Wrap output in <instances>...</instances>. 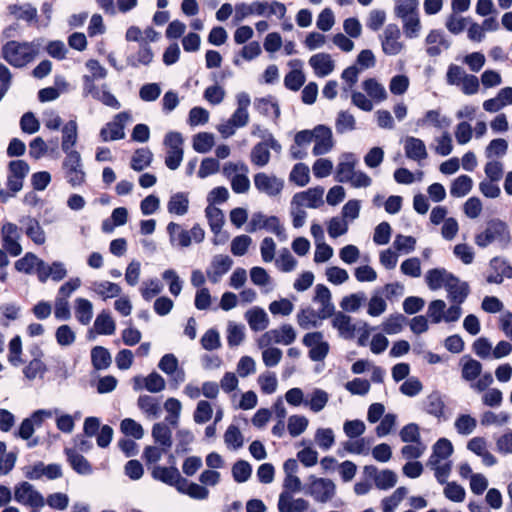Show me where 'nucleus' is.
I'll use <instances>...</instances> for the list:
<instances>
[{"label":"nucleus","instance_id":"f257e3e1","mask_svg":"<svg viewBox=\"0 0 512 512\" xmlns=\"http://www.w3.org/2000/svg\"><path fill=\"white\" fill-rule=\"evenodd\" d=\"M474 243L481 249L495 244L499 249L506 250L512 244L510 226L500 218H492L486 222L482 231L475 234Z\"/></svg>","mask_w":512,"mask_h":512},{"label":"nucleus","instance_id":"f03ea898","mask_svg":"<svg viewBox=\"0 0 512 512\" xmlns=\"http://www.w3.org/2000/svg\"><path fill=\"white\" fill-rule=\"evenodd\" d=\"M364 93L359 91L351 92V101L359 109L370 112L374 108V103H381L387 100L388 92L385 86L376 78H367L362 84Z\"/></svg>","mask_w":512,"mask_h":512},{"label":"nucleus","instance_id":"7ed1b4c3","mask_svg":"<svg viewBox=\"0 0 512 512\" xmlns=\"http://www.w3.org/2000/svg\"><path fill=\"white\" fill-rule=\"evenodd\" d=\"M40 42L9 41L2 49L3 58L14 67H23L34 60L40 50Z\"/></svg>","mask_w":512,"mask_h":512},{"label":"nucleus","instance_id":"20e7f679","mask_svg":"<svg viewBox=\"0 0 512 512\" xmlns=\"http://www.w3.org/2000/svg\"><path fill=\"white\" fill-rule=\"evenodd\" d=\"M13 497L17 503L33 511H39L45 506V497L27 481L19 482L14 486Z\"/></svg>","mask_w":512,"mask_h":512},{"label":"nucleus","instance_id":"39448f33","mask_svg":"<svg viewBox=\"0 0 512 512\" xmlns=\"http://www.w3.org/2000/svg\"><path fill=\"white\" fill-rule=\"evenodd\" d=\"M166 147L165 165L170 170H176L183 160L184 156V138L181 133L176 131L168 132L163 141Z\"/></svg>","mask_w":512,"mask_h":512},{"label":"nucleus","instance_id":"423d86ee","mask_svg":"<svg viewBox=\"0 0 512 512\" xmlns=\"http://www.w3.org/2000/svg\"><path fill=\"white\" fill-rule=\"evenodd\" d=\"M306 493L318 503L331 501L336 494L335 483L328 478L309 477Z\"/></svg>","mask_w":512,"mask_h":512},{"label":"nucleus","instance_id":"0eeeda50","mask_svg":"<svg viewBox=\"0 0 512 512\" xmlns=\"http://www.w3.org/2000/svg\"><path fill=\"white\" fill-rule=\"evenodd\" d=\"M253 182L259 193L271 198L279 197L285 185L283 178L266 172L256 173L253 177Z\"/></svg>","mask_w":512,"mask_h":512},{"label":"nucleus","instance_id":"6e6552de","mask_svg":"<svg viewBox=\"0 0 512 512\" xmlns=\"http://www.w3.org/2000/svg\"><path fill=\"white\" fill-rule=\"evenodd\" d=\"M30 353L32 358L23 361L22 373L27 381L32 382L37 379H43L48 371V367L44 362V352L39 347H34Z\"/></svg>","mask_w":512,"mask_h":512},{"label":"nucleus","instance_id":"1a4fd4ad","mask_svg":"<svg viewBox=\"0 0 512 512\" xmlns=\"http://www.w3.org/2000/svg\"><path fill=\"white\" fill-rule=\"evenodd\" d=\"M302 343L309 348V357L315 362L324 360L330 350L329 343L324 339L323 333L319 331L305 334Z\"/></svg>","mask_w":512,"mask_h":512},{"label":"nucleus","instance_id":"9d476101","mask_svg":"<svg viewBox=\"0 0 512 512\" xmlns=\"http://www.w3.org/2000/svg\"><path fill=\"white\" fill-rule=\"evenodd\" d=\"M62 168L67 182L73 187L84 183L85 172L83 170L80 153L65 154Z\"/></svg>","mask_w":512,"mask_h":512},{"label":"nucleus","instance_id":"9b49d317","mask_svg":"<svg viewBox=\"0 0 512 512\" xmlns=\"http://www.w3.org/2000/svg\"><path fill=\"white\" fill-rule=\"evenodd\" d=\"M131 120L132 117L128 112H121L115 115L113 120L100 130L102 141L107 142L123 139L125 137V125Z\"/></svg>","mask_w":512,"mask_h":512},{"label":"nucleus","instance_id":"f8f14e48","mask_svg":"<svg viewBox=\"0 0 512 512\" xmlns=\"http://www.w3.org/2000/svg\"><path fill=\"white\" fill-rule=\"evenodd\" d=\"M314 146L312 153L314 156L328 154L335 146L333 132L330 127L317 125L314 127Z\"/></svg>","mask_w":512,"mask_h":512},{"label":"nucleus","instance_id":"ddd939ff","mask_svg":"<svg viewBox=\"0 0 512 512\" xmlns=\"http://www.w3.org/2000/svg\"><path fill=\"white\" fill-rule=\"evenodd\" d=\"M8 169L7 186L16 194L23 188L24 179L29 173V165L23 160H14L9 163Z\"/></svg>","mask_w":512,"mask_h":512},{"label":"nucleus","instance_id":"4468645a","mask_svg":"<svg viewBox=\"0 0 512 512\" xmlns=\"http://www.w3.org/2000/svg\"><path fill=\"white\" fill-rule=\"evenodd\" d=\"M400 38V29L396 25H388L381 36L383 52L390 56L398 55L404 48Z\"/></svg>","mask_w":512,"mask_h":512},{"label":"nucleus","instance_id":"2eb2a0df","mask_svg":"<svg viewBox=\"0 0 512 512\" xmlns=\"http://www.w3.org/2000/svg\"><path fill=\"white\" fill-rule=\"evenodd\" d=\"M324 188L317 186L306 191L296 193L291 201V205H297L302 208H318L323 204Z\"/></svg>","mask_w":512,"mask_h":512},{"label":"nucleus","instance_id":"dca6fc26","mask_svg":"<svg viewBox=\"0 0 512 512\" xmlns=\"http://www.w3.org/2000/svg\"><path fill=\"white\" fill-rule=\"evenodd\" d=\"M88 74L83 76L84 92L89 95H94L96 88L95 81L102 80L107 76V70L102 66L99 61L90 59L85 63Z\"/></svg>","mask_w":512,"mask_h":512},{"label":"nucleus","instance_id":"f3484780","mask_svg":"<svg viewBox=\"0 0 512 512\" xmlns=\"http://www.w3.org/2000/svg\"><path fill=\"white\" fill-rule=\"evenodd\" d=\"M233 260L224 254L215 255L209 267L207 268L206 274L209 281L213 284L218 283L222 277L231 269Z\"/></svg>","mask_w":512,"mask_h":512},{"label":"nucleus","instance_id":"a211bd4d","mask_svg":"<svg viewBox=\"0 0 512 512\" xmlns=\"http://www.w3.org/2000/svg\"><path fill=\"white\" fill-rule=\"evenodd\" d=\"M314 292L313 301L320 306L318 309L320 318H328L332 316L335 311V307L332 303V296L328 287L323 284H317Z\"/></svg>","mask_w":512,"mask_h":512},{"label":"nucleus","instance_id":"6ab92c4d","mask_svg":"<svg viewBox=\"0 0 512 512\" xmlns=\"http://www.w3.org/2000/svg\"><path fill=\"white\" fill-rule=\"evenodd\" d=\"M296 335V331L291 325L284 324L277 329L266 331L261 337L273 344L290 345L295 341Z\"/></svg>","mask_w":512,"mask_h":512},{"label":"nucleus","instance_id":"aec40b11","mask_svg":"<svg viewBox=\"0 0 512 512\" xmlns=\"http://www.w3.org/2000/svg\"><path fill=\"white\" fill-rule=\"evenodd\" d=\"M256 343L261 350L262 361L266 367H275L280 363L283 356L281 349L272 346L273 343L265 341V338L261 336L257 339Z\"/></svg>","mask_w":512,"mask_h":512},{"label":"nucleus","instance_id":"412c9836","mask_svg":"<svg viewBox=\"0 0 512 512\" xmlns=\"http://www.w3.org/2000/svg\"><path fill=\"white\" fill-rule=\"evenodd\" d=\"M309 508L310 503L304 498H294L288 492H282L279 495V512H307Z\"/></svg>","mask_w":512,"mask_h":512},{"label":"nucleus","instance_id":"4be33fe9","mask_svg":"<svg viewBox=\"0 0 512 512\" xmlns=\"http://www.w3.org/2000/svg\"><path fill=\"white\" fill-rule=\"evenodd\" d=\"M309 65L318 77H326L330 75L335 68V62L331 55L324 52L311 56L309 59Z\"/></svg>","mask_w":512,"mask_h":512},{"label":"nucleus","instance_id":"5701e85b","mask_svg":"<svg viewBox=\"0 0 512 512\" xmlns=\"http://www.w3.org/2000/svg\"><path fill=\"white\" fill-rule=\"evenodd\" d=\"M151 475L155 480L161 481L167 485L175 486L178 489L182 477L175 467H164L154 465L151 467Z\"/></svg>","mask_w":512,"mask_h":512},{"label":"nucleus","instance_id":"b1692460","mask_svg":"<svg viewBox=\"0 0 512 512\" xmlns=\"http://www.w3.org/2000/svg\"><path fill=\"white\" fill-rule=\"evenodd\" d=\"M78 140V124L75 120L68 121L62 127L61 149L65 154L79 153L74 149Z\"/></svg>","mask_w":512,"mask_h":512},{"label":"nucleus","instance_id":"393cba45","mask_svg":"<svg viewBox=\"0 0 512 512\" xmlns=\"http://www.w3.org/2000/svg\"><path fill=\"white\" fill-rule=\"evenodd\" d=\"M454 277L453 274L449 273L447 270L443 268H435L427 271L425 275V280L427 283V286L431 290H439L442 287L445 289L448 286V283H450V280Z\"/></svg>","mask_w":512,"mask_h":512},{"label":"nucleus","instance_id":"a878e982","mask_svg":"<svg viewBox=\"0 0 512 512\" xmlns=\"http://www.w3.org/2000/svg\"><path fill=\"white\" fill-rule=\"evenodd\" d=\"M254 11L258 16L271 17L276 16L279 19L285 17L287 9L286 6L278 1L271 2H254Z\"/></svg>","mask_w":512,"mask_h":512},{"label":"nucleus","instance_id":"bb28decb","mask_svg":"<svg viewBox=\"0 0 512 512\" xmlns=\"http://www.w3.org/2000/svg\"><path fill=\"white\" fill-rule=\"evenodd\" d=\"M467 449L482 458L484 465L493 466L497 463V459L487 448V441L483 437H474L467 443Z\"/></svg>","mask_w":512,"mask_h":512},{"label":"nucleus","instance_id":"cd10ccee","mask_svg":"<svg viewBox=\"0 0 512 512\" xmlns=\"http://www.w3.org/2000/svg\"><path fill=\"white\" fill-rule=\"evenodd\" d=\"M357 160L351 153L341 155L336 168V179L338 182L346 183L352 174L356 171L355 165Z\"/></svg>","mask_w":512,"mask_h":512},{"label":"nucleus","instance_id":"c85d7f7f","mask_svg":"<svg viewBox=\"0 0 512 512\" xmlns=\"http://www.w3.org/2000/svg\"><path fill=\"white\" fill-rule=\"evenodd\" d=\"M446 291L451 303L462 304L469 294V286L466 282L454 276L448 283Z\"/></svg>","mask_w":512,"mask_h":512},{"label":"nucleus","instance_id":"c756f323","mask_svg":"<svg viewBox=\"0 0 512 512\" xmlns=\"http://www.w3.org/2000/svg\"><path fill=\"white\" fill-rule=\"evenodd\" d=\"M44 261L35 254L29 252L15 262V269L25 274L36 273L39 277V271L42 269Z\"/></svg>","mask_w":512,"mask_h":512},{"label":"nucleus","instance_id":"7c9ffc66","mask_svg":"<svg viewBox=\"0 0 512 512\" xmlns=\"http://www.w3.org/2000/svg\"><path fill=\"white\" fill-rule=\"evenodd\" d=\"M405 155L412 160L421 161L427 158V150L424 142L415 137H407L404 140Z\"/></svg>","mask_w":512,"mask_h":512},{"label":"nucleus","instance_id":"2f4dec72","mask_svg":"<svg viewBox=\"0 0 512 512\" xmlns=\"http://www.w3.org/2000/svg\"><path fill=\"white\" fill-rule=\"evenodd\" d=\"M167 232L171 245L180 248H187L191 245L190 233L183 229L179 224L170 222L167 225Z\"/></svg>","mask_w":512,"mask_h":512},{"label":"nucleus","instance_id":"473e14b6","mask_svg":"<svg viewBox=\"0 0 512 512\" xmlns=\"http://www.w3.org/2000/svg\"><path fill=\"white\" fill-rule=\"evenodd\" d=\"M453 452L454 448L451 441L447 438H440L432 446V453L428 459V462L438 463L442 461H449V458Z\"/></svg>","mask_w":512,"mask_h":512},{"label":"nucleus","instance_id":"72a5a7b5","mask_svg":"<svg viewBox=\"0 0 512 512\" xmlns=\"http://www.w3.org/2000/svg\"><path fill=\"white\" fill-rule=\"evenodd\" d=\"M158 367L165 374L174 377L176 381H184L185 374L179 369L178 359L174 354H165L160 359Z\"/></svg>","mask_w":512,"mask_h":512},{"label":"nucleus","instance_id":"f704fd0d","mask_svg":"<svg viewBox=\"0 0 512 512\" xmlns=\"http://www.w3.org/2000/svg\"><path fill=\"white\" fill-rule=\"evenodd\" d=\"M428 55L435 57L440 55L443 49H448L450 43L444 38L439 30H432L425 39Z\"/></svg>","mask_w":512,"mask_h":512},{"label":"nucleus","instance_id":"c9c22d12","mask_svg":"<svg viewBox=\"0 0 512 512\" xmlns=\"http://www.w3.org/2000/svg\"><path fill=\"white\" fill-rule=\"evenodd\" d=\"M67 276V269L62 262L55 261L50 266L45 262L39 271V281L44 283L51 278L54 281H61Z\"/></svg>","mask_w":512,"mask_h":512},{"label":"nucleus","instance_id":"e433bc0d","mask_svg":"<svg viewBox=\"0 0 512 512\" xmlns=\"http://www.w3.org/2000/svg\"><path fill=\"white\" fill-rule=\"evenodd\" d=\"M249 327L253 331H263L269 326V317L267 313L259 307H254L245 313Z\"/></svg>","mask_w":512,"mask_h":512},{"label":"nucleus","instance_id":"4c0bfd02","mask_svg":"<svg viewBox=\"0 0 512 512\" xmlns=\"http://www.w3.org/2000/svg\"><path fill=\"white\" fill-rule=\"evenodd\" d=\"M329 401V394L320 388H314L306 397L305 406L314 413L321 412Z\"/></svg>","mask_w":512,"mask_h":512},{"label":"nucleus","instance_id":"58836bf2","mask_svg":"<svg viewBox=\"0 0 512 512\" xmlns=\"http://www.w3.org/2000/svg\"><path fill=\"white\" fill-rule=\"evenodd\" d=\"M92 290L103 300L118 297L122 292L118 284L107 280L93 282Z\"/></svg>","mask_w":512,"mask_h":512},{"label":"nucleus","instance_id":"ea45409f","mask_svg":"<svg viewBox=\"0 0 512 512\" xmlns=\"http://www.w3.org/2000/svg\"><path fill=\"white\" fill-rule=\"evenodd\" d=\"M262 53L260 43L257 41H250L245 44L241 50L234 56L233 63L236 66H240L242 60L252 61L256 59Z\"/></svg>","mask_w":512,"mask_h":512},{"label":"nucleus","instance_id":"a19ab883","mask_svg":"<svg viewBox=\"0 0 512 512\" xmlns=\"http://www.w3.org/2000/svg\"><path fill=\"white\" fill-rule=\"evenodd\" d=\"M420 126H433L438 129L446 128L450 125V120L443 116L438 109L428 110L422 119L418 121Z\"/></svg>","mask_w":512,"mask_h":512},{"label":"nucleus","instance_id":"79ce46f5","mask_svg":"<svg viewBox=\"0 0 512 512\" xmlns=\"http://www.w3.org/2000/svg\"><path fill=\"white\" fill-rule=\"evenodd\" d=\"M423 405L428 414L436 418L444 417L445 404L440 394L436 392L429 394L425 398Z\"/></svg>","mask_w":512,"mask_h":512},{"label":"nucleus","instance_id":"37998d69","mask_svg":"<svg viewBox=\"0 0 512 512\" xmlns=\"http://www.w3.org/2000/svg\"><path fill=\"white\" fill-rule=\"evenodd\" d=\"M332 325L338 330L340 336L344 338H352L355 327L352 324V318L343 312L334 315Z\"/></svg>","mask_w":512,"mask_h":512},{"label":"nucleus","instance_id":"c03bdc74","mask_svg":"<svg viewBox=\"0 0 512 512\" xmlns=\"http://www.w3.org/2000/svg\"><path fill=\"white\" fill-rule=\"evenodd\" d=\"M177 490L197 500H204L209 496V490L206 487L193 482L189 483L184 478H182Z\"/></svg>","mask_w":512,"mask_h":512},{"label":"nucleus","instance_id":"a18cd8bd","mask_svg":"<svg viewBox=\"0 0 512 512\" xmlns=\"http://www.w3.org/2000/svg\"><path fill=\"white\" fill-rule=\"evenodd\" d=\"M75 316L81 324L88 325L93 318L92 303L85 298H77L75 300Z\"/></svg>","mask_w":512,"mask_h":512},{"label":"nucleus","instance_id":"49530a36","mask_svg":"<svg viewBox=\"0 0 512 512\" xmlns=\"http://www.w3.org/2000/svg\"><path fill=\"white\" fill-rule=\"evenodd\" d=\"M407 493L406 487H398L390 496L383 498L381 501L382 512H395Z\"/></svg>","mask_w":512,"mask_h":512},{"label":"nucleus","instance_id":"de8ad7c7","mask_svg":"<svg viewBox=\"0 0 512 512\" xmlns=\"http://www.w3.org/2000/svg\"><path fill=\"white\" fill-rule=\"evenodd\" d=\"M367 298L364 292H356L346 295L340 301L342 310L350 313L357 312L366 302Z\"/></svg>","mask_w":512,"mask_h":512},{"label":"nucleus","instance_id":"09e8293b","mask_svg":"<svg viewBox=\"0 0 512 512\" xmlns=\"http://www.w3.org/2000/svg\"><path fill=\"white\" fill-rule=\"evenodd\" d=\"M387 310V302L379 290H375L367 302V314L371 317H379Z\"/></svg>","mask_w":512,"mask_h":512},{"label":"nucleus","instance_id":"8fccbe9b","mask_svg":"<svg viewBox=\"0 0 512 512\" xmlns=\"http://www.w3.org/2000/svg\"><path fill=\"white\" fill-rule=\"evenodd\" d=\"M9 13L17 20L31 22L37 16V9L30 4H13L8 6Z\"/></svg>","mask_w":512,"mask_h":512},{"label":"nucleus","instance_id":"3c124183","mask_svg":"<svg viewBox=\"0 0 512 512\" xmlns=\"http://www.w3.org/2000/svg\"><path fill=\"white\" fill-rule=\"evenodd\" d=\"M215 145V137L212 133L200 132L193 136L192 147L198 153H208Z\"/></svg>","mask_w":512,"mask_h":512},{"label":"nucleus","instance_id":"603ef678","mask_svg":"<svg viewBox=\"0 0 512 512\" xmlns=\"http://www.w3.org/2000/svg\"><path fill=\"white\" fill-rule=\"evenodd\" d=\"M473 187V180L467 175H461L453 180L450 187V194L453 197L461 198L466 196Z\"/></svg>","mask_w":512,"mask_h":512},{"label":"nucleus","instance_id":"864d4df0","mask_svg":"<svg viewBox=\"0 0 512 512\" xmlns=\"http://www.w3.org/2000/svg\"><path fill=\"white\" fill-rule=\"evenodd\" d=\"M189 199L184 193H176L170 197L167 209L170 213L183 216L188 212Z\"/></svg>","mask_w":512,"mask_h":512},{"label":"nucleus","instance_id":"5fc2aeb1","mask_svg":"<svg viewBox=\"0 0 512 512\" xmlns=\"http://www.w3.org/2000/svg\"><path fill=\"white\" fill-rule=\"evenodd\" d=\"M152 437L156 444L168 449L172 446V432L164 423H156L152 428Z\"/></svg>","mask_w":512,"mask_h":512},{"label":"nucleus","instance_id":"6e6d98bb","mask_svg":"<svg viewBox=\"0 0 512 512\" xmlns=\"http://www.w3.org/2000/svg\"><path fill=\"white\" fill-rule=\"evenodd\" d=\"M153 58L154 54L152 49L146 44H141L138 52L128 57L127 62L130 66L137 68L141 65H149L153 61Z\"/></svg>","mask_w":512,"mask_h":512},{"label":"nucleus","instance_id":"4d7b16f0","mask_svg":"<svg viewBox=\"0 0 512 512\" xmlns=\"http://www.w3.org/2000/svg\"><path fill=\"white\" fill-rule=\"evenodd\" d=\"M482 372V364L472 358H463L462 359V370L461 376L466 381H474L481 375Z\"/></svg>","mask_w":512,"mask_h":512},{"label":"nucleus","instance_id":"13d9d810","mask_svg":"<svg viewBox=\"0 0 512 512\" xmlns=\"http://www.w3.org/2000/svg\"><path fill=\"white\" fill-rule=\"evenodd\" d=\"M140 410L149 418L159 417L160 406L155 398L149 395H141L137 401Z\"/></svg>","mask_w":512,"mask_h":512},{"label":"nucleus","instance_id":"bf43d9fd","mask_svg":"<svg viewBox=\"0 0 512 512\" xmlns=\"http://www.w3.org/2000/svg\"><path fill=\"white\" fill-rule=\"evenodd\" d=\"M309 420L304 415H291L287 420V430L291 437H298L306 431Z\"/></svg>","mask_w":512,"mask_h":512},{"label":"nucleus","instance_id":"052dcab7","mask_svg":"<svg viewBox=\"0 0 512 512\" xmlns=\"http://www.w3.org/2000/svg\"><path fill=\"white\" fill-rule=\"evenodd\" d=\"M153 159L152 152L147 148L137 149L131 159V168L135 171H142L149 167Z\"/></svg>","mask_w":512,"mask_h":512},{"label":"nucleus","instance_id":"680f3d73","mask_svg":"<svg viewBox=\"0 0 512 512\" xmlns=\"http://www.w3.org/2000/svg\"><path fill=\"white\" fill-rule=\"evenodd\" d=\"M224 443L231 450H238L244 445V436L237 426H228L224 433Z\"/></svg>","mask_w":512,"mask_h":512},{"label":"nucleus","instance_id":"e2e57ef3","mask_svg":"<svg viewBox=\"0 0 512 512\" xmlns=\"http://www.w3.org/2000/svg\"><path fill=\"white\" fill-rule=\"evenodd\" d=\"M94 328L98 334L112 335L116 330V324L112 317L103 311L96 317Z\"/></svg>","mask_w":512,"mask_h":512},{"label":"nucleus","instance_id":"0e129e2a","mask_svg":"<svg viewBox=\"0 0 512 512\" xmlns=\"http://www.w3.org/2000/svg\"><path fill=\"white\" fill-rule=\"evenodd\" d=\"M320 318L319 311H314L310 308L302 309L297 314V323L302 329H310L311 327H317Z\"/></svg>","mask_w":512,"mask_h":512},{"label":"nucleus","instance_id":"69168bd1","mask_svg":"<svg viewBox=\"0 0 512 512\" xmlns=\"http://www.w3.org/2000/svg\"><path fill=\"white\" fill-rule=\"evenodd\" d=\"M297 264V260L287 248L281 249L278 257L275 259V266L285 273L294 271Z\"/></svg>","mask_w":512,"mask_h":512},{"label":"nucleus","instance_id":"338daca9","mask_svg":"<svg viewBox=\"0 0 512 512\" xmlns=\"http://www.w3.org/2000/svg\"><path fill=\"white\" fill-rule=\"evenodd\" d=\"M251 162L258 166L264 167L270 161V151L266 143H258L255 145L250 154Z\"/></svg>","mask_w":512,"mask_h":512},{"label":"nucleus","instance_id":"774afa93","mask_svg":"<svg viewBox=\"0 0 512 512\" xmlns=\"http://www.w3.org/2000/svg\"><path fill=\"white\" fill-rule=\"evenodd\" d=\"M289 180L300 187L306 186L310 181L309 167L304 163H297L289 174Z\"/></svg>","mask_w":512,"mask_h":512}]
</instances>
